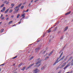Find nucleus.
<instances>
[{
	"label": "nucleus",
	"mask_w": 73,
	"mask_h": 73,
	"mask_svg": "<svg viewBox=\"0 0 73 73\" xmlns=\"http://www.w3.org/2000/svg\"><path fill=\"white\" fill-rule=\"evenodd\" d=\"M66 46V45H65L64 46V47L63 48V49H64L65 48V47Z\"/></svg>",
	"instance_id": "48"
},
{
	"label": "nucleus",
	"mask_w": 73,
	"mask_h": 73,
	"mask_svg": "<svg viewBox=\"0 0 73 73\" xmlns=\"http://www.w3.org/2000/svg\"><path fill=\"white\" fill-rule=\"evenodd\" d=\"M20 14L18 15L17 17V18H19V17H20Z\"/></svg>",
	"instance_id": "16"
},
{
	"label": "nucleus",
	"mask_w": 73,
	"mask_h": 73,
	"mask_svg": "<svg viewBox=\"0 0 73 73\" xmlns=\"http://www.w3.org/2000/svg\"><path fill=\"white\" fill-rule=\"evenodd\" d=\"M56 29H57V27H55L54 30V31H55Z\"/></svg>",
	"instance_id": "36"
},
{
	"label": "nucleus",
	"mask_w": 73,
	"mask_h": 73,
	"mask_svg": "<svg viewBox=\"0 0 73 73\" xmlns=\"http://www.w3.org/2000/svg\"><path fill=\"white\" fill-rule=\"evenodd\" d=\"M71 66H73V63L72 62L71 64Z\"/></svg>",
	"instance_id": "44"
},
{
	"label": "nucleus",
	"mask_w": 73,
	"mask_h": 73,
	"mask_svg": "<svg viewBox=\"0 0 73 73\" xmlns=\"http://www.w3.org/2000/svg\"><path fill=\"white\" fill-rule=\"evenodd\" d=\"M21 4H22V3H20L19 5L18 6V8H19V7H20V6L21 5Z\"/></svg>",
	"instance_id": "17"
},
{
	"label": "nucleus",
	"mask_w": 73,
	"mask_h": 73,
	"mask_svg": "<svg viewBox=\"0 0 73 73\" xmlns=\"http://www.w3.org/2000/svg\"><path fill=\"white\" fill-rule=\"evenodd\" d=\"M19 8L18 6L17 7H15L14 8V9L15 10H16V9H17V8Z\"/></svg>",
	"instance_id": "21"
},
{
	"label": "nucleus",
	"mask_w": 73,
	"mask_h": 73,
	"mask_svg": "<svg viewBox=\"0 0 73 73\" xmlns=\"http://www.w3.org/2000/svg\"><path fill=\"white\" fill-rule=\"evenodd\" d=\"M12 23V21H11L9 22V23L11 24V23Z\"/></svg>",
	"instance_id": "35"
},
{
	"label": "nucleus",
	"mask_w": 73,
	"mask_h": 73,
	"mask_svg": "<svg viewBox=\"0 0 73 73\" xmlns=\"http://www.w3.org/2000/svg\"><path fill=\"white\" fill-rule=\"evenodd\" d=\"M52 30H50V29H49L48 30V33H50V32H51Z\"/></svg>",
	"instance_id": "18"
},
{
	"label": "nucleus",
	"mask_w": 73,
	"mask_h": 73,
	"mask_svg": "<svg viewBox=\"0 0 73 73\" xmlns=\"http://www.w3.org/2000/svg\"><path fill=\"white\" fill-rule=\"evenodd\" d=\"M13 27L16 26V24H15L14 25H13Z\"/></svg>",
	"instance_id": "37"
},
{
	"label": "nucleus",
	"mask_w": 73,
	"mask_h": 73,
	"mask_svg": "<svg viewBox=\"0 0 73 73\" xmlns=\"http://www.w3.org/2000/svg\"><path fill=\"white\" fill-rule=\"evenodd\" d=\"M53 51H51L50 52V53H49V54H48V56H51V55L52 54V53H53Z\"/></svg>",
	"instance_id": "11"
},
{
	"label": "nucleus",
	"mask_w": 73,
	"mask_h": 73,
	"mask_svg": "<svg viewBox=\"0 0 73 73\" xmlns=\"http://www.w3.org/2000/svg\"><path fill=\"white\" fill-rule=\"evenodd\" d=\"M9 9H7V10H6L5 11V13H7V12H8V11H9Z\"/></svg>",
	"instance_id": "14"
},
{
	"label": "nucleus",
	"mask_w": 73,
	"mask_h": 73,
	"mask_svg": "<svg viewBox=\"0 0 73 73\" xmlns=\"http://www.w3.org/2000/svg\"><path fill=\"white\" fill-rule=\"evenodd\" d=\"M37 1H38L37 0H36L34 2L35 3H36V2H37Z\"/></svg>",
	"instance_id": "43"
},
{
	"label": "nucleus",
	"mask_w": 73,
	"mask_h": 73,
	"mask_svg": "<svg viewBox=\"0 0 73 73\" xmlns=\"http://www.w3.org/2000/svg\"><path fill=\"white\" fill-rule=\"evenodd\" d=\"M34 64H35L34 63H32L31 64L30 66L27 67V69H29V68H31V66H33Z\"/></svg>",
	"instance_id": "7"
},
{
	"label": "nucleus",
	"mask_w": 73,
	"mask_h": 73,
	"mask_svg": "<svg viewBox=\"0 0 73 73\" xmlns=\"http://www.w3.org/2000/svg\"><path fill=\"white\" fill-rule=\"evenodd\" d=\"M40 47H38L36 48L35 49V52L37 53L38 51L40 50Z\"/></svg>",
	"instance_id": "6"
},
{
	"label": "nucleus",
	"mask_w": 73,
	"mask_h": 73,
	"mask_svg": "<svg viewBox=\"0 0 73 73\" xmlns=\"http://www.w3.org/2000/svg\"><path fill=\"white\" fill-rule=\"evenodd\" d=\"M3 6H4V4H2V5H1V7H3Z\"/></svg>",
	"instance_id": "29"
},
{
	"label": "nucleus",
	"mask_w": 73,
	"mask_h": 73,
	"mask_svg": "<svg viewBox=\"0 0 73 73\" xmlns=\"http://www.w3.org/2000/svg\"><path fill=\"white\" fill-rule=\"evenodd\" d=\"M13 66H15V64H13Z\"/></svg>",
	"instance_id": "55"
},
{
	"label": "nucleus",
	"mask_w": 73,
	"mask_h": 73,
	"mask_svg": "<svg viewBox=\"0 0 73 73\" xmlns=\"http://www.w3.org/2000/svg\"><path fill=\"white\" fill-rule=\"evenodd\" d=\"M68 29V27L67 26L66 27L64 28V32H65V31H66Z\"/></svg>",
	"instance_id": "8"
},
{
	"label": "nucleus",
	"mask_w": 73,
	"mask_h": 73,
	"mask_svg": "<svg viewBox=\"0 0 73 73\" xmlns=\"http://www.w3.org/2000/svg\"><path fill=\"white\" fill-rule=\"evenodd\" d=\"M26 12H28V9H27V11H26Z\"/></svg>",
	"instance_id": "57"
},
{
	"label": "nucleus",
	"mask_w": 73,
	"mask_h": 73,
	"mask_svg": "<svg viewBox=\"0 0 73 73\" xmlns=\"http://www.w3.org/2000/svg\"><path fill=\"white\" fill-rule=\"evenodd\" d=\"M25 14L24 13L22 14V15H21V17H23V16H25Z\"/></svg>",
	"instance_id": "23"
},
{
	"label": "nucleus",
	"mask_w": 73,
	"mask_h": 73,
	"mask_svg": "<svg viewBox=\"0 0 73 73\" xmlns=\"http://www.w3.org/2000/svg\"><path fill=\"white\" fill-rule=\"evenodd\" d=\"M9 4V2H7L6 3V4Z\"/></svg>",
	"instance_id": "45"
},
{
	"label": "nucleus",
	"mask_w": 73,
	"mask_h": 73,
	"mask_svg": "<svg viewBox=\"0 0 73 73\" xmlns=\"http://www.w3.org/2000/svg\"><path fill=\"white\" fill-rule=\"evenodd\" d=\"M3 9L5 11V7H3Z\"/></svg>",
	"instance_id": "28"
},
{
	"label": "nucleus",
	"mask_w": 73,
	"mask_h": 73,
	"mask_svg": "<svg viewBox=\"0 0 73 73\" xmlns=\"http://www.w3.org/2000/svg\"><path fill=\"white\" fill-rule=\"evenodd\" d=\"M24 6H22L21 7V9H23V8H24Z\"/></svg>",
	"instance_id": "31"
},
{
	"label": "nucleus",
	"mask_w": 73,
	"mask_h": 73,
	"mask_svg": "<svg viewBox=\"0 0 73 73\" xmlns=\"http://www.w3.org/2000/svg\"><path fill=\"white\" fill-rule=\"evenodd\" d=\"M3 16V14H2L1 15V17H0V18H1V17H2V16Z\"/></svg>",
	"instance_id": "52"
},
{
	"label": "nucleus",
	"mask_w": 73,
	"mask_h": 73,
	"mask_svg": "<svg viewBox=\"0 0 73 73\" xmlns=\"http://www.w3.org/2000/svg\"><path fill=\"white\" fill-rule=\"evenodd\" d=\"M70 65V62H69L67 65L64 68V69H65L66 68H67L68 66H69Z\"/></svg>",
	"instance_id": "4"
},
{
	"label": "nucleus",
	"mask_w": 73,
	"mask_h": 73,
	"mask_svg": "<svg viewBox=\"0 0 73 73\" xmlns=\"http://www.w3.org/2000/svg\"><path fill=\"white\" fill-rule=\"evenodd\" d=\"M69 60H68V61H67V63H68V62H69Z\"/></svg>",
	"instance_id": "56"
},
{
	"label": "nucleus",
	"mask_w": 73,
	"mask_h": 73,
	"mask_svg": "<svg viewBox=\"0 0 73 73\" xmlns=\"http://www.w3.org/2000/svg\"><path fill=\"white\" fill-rule=\"evenodd\" d=\"M66 62H65L64 63H63L62 65L60 67V68L61 69V68H62L63 67H64L65 65H66Z\"/></svg>",
	"instance_id": "2"
},
{
	"label": "nucleus",
	"mask_w": 73,
	"mask_h": 73,
	"mask_svg": "<svg viewBox=\"0 0 73 73\" xmlns=\"http://www.w3.org/2000/svg\"><path fill=\"white\" fill-rule=\"evenodd\" d=\"M11 5V6H13H13L15 5V4H12Z\"/></svg>",
	"instance_id": "34"
},
{
	"label": "nucleus",
	"mask_w": 73,
	"mask_h": 73,
	"mask_svg": "<svg viewBox=\"0 0 73 73\" xmlns=\"http://www.w3.org/2000/svg\"><path fill=\"white\" fill-rule=\"evenodd\" d=\"M53 28V27H52L51 28H50V29H52V28Z\"/></svg>",
	"instance_id": "53"
},
{
	"label": "nucleus",
	"mask_w": 73,
	"mask_h": 73,
	"mask_svg": "<svg viewBox=\"0 0 73 73\" xmlns=\"http://www.w3.org/2000/svg\"><path fill=\"white\" fill-rule=\"evenodd\" d=\"M17 56H15V57L13 58V59H15L16 58H17Z\"/></svg>",
	"instance_id": "24"
},
{
	"label": "nucleus",
	"mask_w": 73,
	"mask_h": 73,
	"mask_svg": "<svg viewBox=\"0 0 73 73\" xmlns=\"http://www.w3.org/2000/svg\"><path fill=\"white\" fill-rule=\"evenodd\" d=\"M68 56H66V59H67V58H68Z\"/></svg>",
	"instance_id": "49"
},
{
	"label": "nucleus",
	"mask_w": 73,
	"mask_h": 73,
	"mask_svg": "<svg viewBox=\"0 0 73 73\" xmlns=\"http://www.w3.org/2000/svg\"><path fill=\"white\" fill-rule=\"evenodd\" d=\"M33 1V0H32L31 1V3H32V2Z\"/></svg>",
	"instance_id": "54"
},
{
	"label": "nucleus",
	"mask_w": 73,
	"mask_h": 73,
	"mask_svg": "<svg viewBox=\"0 0 73 73\" xmlns=\"http://www.w3.org/2000/svg\"><path fill=\"white\" fill-rule=\"evenodd\" d=\"M22 64V63L20 64H19V66H21V65Z\"/></svg>",
	"instance_id": "38"
},
{
	"label": "nucleus",
	"mask_w": 73,
	"mask_h": 73,
	"mask_svg": "<svg viewBox=\"0 0 73 73\" xmlns=\"http://www.w3.org/2000/svg\"><path fill=\"white\" fill-rule=\"evenodd\" d=\"M25 16H23V19H24V18H25Z\"/></svg>",
	"instance_id": "51"
},
{
	"label": "nucleus",
	"mask_w": 73,
	"mask_h": 73,
	"mask_svg": "<svg viewBox=\"0 0 73 73\" xmlns=\"http://www.w3.org/2000/svg\"><path fill=\"white\" fill-rule=\"evenodd\" d=\"M34 72L33 73H37L38 72V69L35 68L34 70Z\"/></svg>",
	"instance_id": "5"
},
{
	"label": "nucleus",
	"mask_w": 73,
	"mask_h": 73,
	"mask_svg": "<svg viewBox=\"0 0 73 73\" xmlns=\"http://www.w3.org/2000/svg\"><path fill=\"white\" fill-rule=\"evenodd\" d=\"M20 20L21 21V20H22V19H20Z\"/></svg>",
	"instance_id": "60"
},
{
	"label": "nucleus",
	"mask_w": 73,
	"mask_h": 73,
	"mask_svg": "<svg viewBox=\"0 0 73 73\" xmlns=\"http://www.w3.org/2000/svg\"><path fill=\"white\" fill-rule=\"evenodd\" d=\"M31 3H30V4H29V5H28V6H29V7H30V6L31 5Z\"/></svg>",
	"instance_id": "46"
},
{
	"label": "nucleus",
	"mask_w": 73,
	"mask_h": 73,
	"mask_svg": "<svg viewBox=\"0 0 73 73\" xmlns=\"http://www.w3.org/2000/svg\"><path fill=\"white\" fill-rule=\"evenodd\" d=\"M45 52H46L45 50L44 51V53H45Z\"/></svg>",
	"instance_id": "61"
},
{
	"label": "nucleus",
	"mask_w": 73,
	"mask_h": 73,
	"mask_svg": "<svg viewBox=\"0 0 73 73\" xmlns=\"http://www.w3.org/2000/svg\"><path fill=\"white\" fill-rule=\"evenodd\" d=\"M11 17L12 18H13V17H14V16L13 15H12V16H11Z\"/></svg>",
	"instance_id": "42"
},
{
	"label": "nucleus",
	"mask_w": 73,
	"mask_h": 73,
	"mask_svg": "<svg viewBox=\"0 0 73 73\" xmlns=\"http://www.w3.org/2000/svg\"><path fill=\"white\" fill-rule=\"evenodd\" d=\"M42 61L41 60H40L38 61V62H37L36 64L35 65H38L37 66V67H38L39 66H40V65H41V62Z\"/></svg>",
	"instance_id": "1"
},
{
	"label": "nucleus",
	"mask_w": 73,
	"mask_h": 73,
	"mask_svg": "<svg viewBox=\"0 0 73 73\" xmlns=\"http://www.w3.org/2000/svg\"><path fill=\"white\" fill-rule=\"evenodd\" d=\"M25 66L23 68V69H21L22 70H25Z\"/></svg>",
	"instance_id": "20"
},
{
	"label": "nucleus",
	"mask_w": 73,
	"mask_h": 73,
	"mask_svg": "<svg viewBox=\"0 0 73 73\" xmlns=\"http://www.w3.org/2000/svg\"><path fill=\"white\" fill-rule=\"evenodd\" d=\"M72 56L71 57L68 59V61H69L70 60H71V59H72Z\"/></svg>",
	"instance_id": "27"
},
{
	"label": "nucleus",
	"mask_w": 73,
	"mask_h": 73,
	"mask_svg": "<svg viewBox=\"0 0 73 73\" xmlns=\"http://www.w3.org/2000/svg\"><path fill=\"white\" fill-rule=\"evenodd\" d=\"M7 1H5L4 2H3V3H4V4H5V3H7Z\"/></svg>",
	"instance_id": "33"
},
{
	"label": "nucleus",
	"mask_w": 73,
	"mask_h": 73,
	"mask_svg": "<svg viewBox=\"0 0 73 73\" xmlns=\"http://www.w3.org/2000/svg\"><path fill=\"white\" fill-rule=\"evenodd\" d=\"M0 71H1V68H0Z\"/></svg>",
	"instance_id": "64"
},
{
	"label": "nucleus",
	"mask_w": 73,
	"mask_h": 73,
	"mask_svg": "<svg viewBox=\"0 0 73 73\" xmlns=\"http://www.w3.org/2000/svg\"><path fill=\"white\" fill-rule=\"evenodd\" d=\"M45 68V66H43L41 68V70H43V69H44Z\"/></svg>",
	"instance_id": "12"
},
{
	"label": "nucleus",
	"mask_w": 73,
	"mask_h": 73,
	"mask_svg": "<svg viewBox=\"0 0 73 73\" xmlns=\"http://www.w3.org/2000/svg\"><path fill=\"white\" fill-rule=\"evenodd\" d=\"M7 16H8V15H7L6 16V17H7Z\"/></svg>",
	"instance_id": "62"
},
{
	"label": "nucleus",
	"mask_w": 73,
	"mask_h": 73,
	"mask_svg": "<svg viewBox=\"0 0 73 73\" xmlns=\"http://www.w3.org/2000/svg\"><path fill=\"white\" fill-rule=\"evenodd\" d=\"M49 57L47 56L45 58V60H48V58H49Z\"/></svg>",
	"instance_id": "15"
},
{
	"label": "nucleus",
	"mask_w": 73,
	"mask_h": 73,
	"mask_svg": "<svg viewBox=\"0 0 73 73\" xmlns=\"http://www.w3.org/2000/svg\"><path fill=\"white\" fill-rule=\"evenodd\" d=\"M70 12H71V11H70L69 12H68L66 13L65 14V15H69V13H70Z\"/></svg>",
	"instance_id": "13"
},
{
	"label": "nucleus",
	"mask_w": 73,
	"mask_h": 73,
	"mask_svg": "<svg viewBox=\"0 0 73 73\" xmlns=\"http://www.w3.org/2000/svg\"><path fill=\"white\" fill-rule=\"evenodd\" d=\"M64 57H65V56H63L62 58H60V59L59 60V61H61L62 60H63L64 58Z\"/></svg>",
	"instance_id": "9"
},
{
	"label": "nucleus",
	"mask_w": 73,
	"mask_h": 73,
	"mask_svg": "<svg viewBox=\"0 0 73 73\" xmlns=\"http://www.w3.org/2000/svg\"><path fill=\"white\" fill-rule=\"evenodd\" d=\"M40 58H38V59H37L36 60V61H38L39 60H40Z\"/></svg>",
	"instance_id": "25"
},
{
	"label": "nucleus",
	"mask_w": 73,
	"mask_h": 73,
	"mask_svg": "<svg viewBox=\"0 0 73 73\" xmlns=\"http://www.w3.org/2000/svg\"><path fill=\"white\" fill-rule=\"evenodd\" d=\"M8 19H9V18L8 17L6 19V20H8Z\"/></svg>",
	"instance_id": "47"
},
{
	"label": "nucleus",
	"mask_w": 73,
	"mask_h": 73,
	"mask_svg": "<svg viewBox=\"0 0 73 73\" xmlns=\"http://www.w3.org/2000/svg\"><path fill=\"white\" fill-rule=\"evenodd\" d=\"M4 29H1V30L0 32L1 33L2 32H3L4 31Z\"/></svg>",
	"instance_id": "19"
},
{
	"label": "nucleus",
	"mask_w": 73,
	"mask_h": 73,
	"mask_svg": "<svg viewBox=\"0 0 73 73\" xmlns=\"http://www.w3.org/2000/svg\"><path fill=\"white\" fill-rule=\"evenodd\" d=\"M21 21H19L18 22V23L20 24H21Z\"/></svg>",
	"instance_id": "39"
},
{
	"label": "nucleus",
	"mask_w": 73,
	"mask_h": 73,
	"mask_svg": "<svg viewBox=\"0 0 73 73\" xmlns=\"http://www.w3.org/2000/svg\"><path fill=\"white\" fill-rule=\"evenodd\" d=\"M61 56H60L59 58V59H60V58H61Z\"/></svg>",
	"instance_id": "50"
},
{
	"label": "nucleus",
	"mask_w": 73,
	"mask_h": 73,
	"mask_svg": "<svg viewBox=\"0 0 73 73\" xmlns=\"http://www.w3.org/2000/svg\"><path fill=\"white\" fill-rule=\"evenodd\" d=\"M48 53H46V55H47V54H48Z\"/></svg>",
	"instance_id": "59"
},
{
	"label": "nucleus",
	"mask_w": 73,
	"mask_h": 73,
	"mask_svg": "<svg viewBox=\"0 0 73 73\" xmlns=\"http://www.w3.org/2000/svg\"><path fill=\"white\" fill-rule=\"evenodd\" d=\"M12 11H13V10L11 9L9 11V13H11V12H12Z\"/></svg>",
	"instance_id": "22"
},
{
	"label": "nucleus",
	"mask_w": 73,
	"mask_h": 73,
	"mask_svg": "<svg viewBox=\"0 0 73 73\" xmlns=\"http://www.w3.org/2000/svg\"><path fill=\"white\" fill-rule=\"evenodd\" d=\"M58 59H59V58L58 57L57 58L56 60V62H55L53 64V65H55V64H56V63H58V62H59L60 61L59 60L58 61Z\"/></svg>",
	"instance_id": "3"
},
{
	"label": "nucleus",
	"mask_w": 73,
	"mask_h": 73,
	"mask_svg": "<svg viewBox=\"0 0 73 73\" xmlns=\"http://www.w3.org/2000/svg\"><path fill=\"white\" fill-rule=\"evenodd\" d=\"M1 23H2V22H0V24H1Z\"/></svg>",
	"instance_id": "63"
},
{
	"label": "nucleus",
	"mask_w": 73,
	"mask_h": 73,
	"mask_svg": "<svg viewBox=\"0 0 73 73\" xmlns=\"http://www.w3.org/2000/svg\"><path fill=\"white\" fill-rule=\"evenodd\" d=\"M4 65V64H3L1 65Z\"/></svg>",
	"instance_id": "58"
},
{
	"label": "nucleus",
	"mask_w": 73,
	"mask_h": 73,
	"mask_svg": "<svg viewBox=\"0 0 73 73\" xmlns=\"http://www.w3.org/2000/svg\"><path fill=\"white\" fill-rule=\"evenodd\" d=\"M4 19H5L4 17H3L1 18L2 20H4Z\"/></svg>",
	"instance_id": "30"
},
{
	"label": "nucleus",
	"mask_w": 73,
	"mask_h": 73,
	"mask_svg": "<svg viewBox=\"0 0 73 73\" xmlns=\"http://www.w3.org/2000/svg\"><path fill=\"white\" fill-rule=\"evenodd\" d=\"M63 54V52H62L61 54L60 55V56H62V54Z\"/></svg>",
	"instance_id": "32"
},
{
	"label": "nucleus",
	"mask_w": 73,
	"mask_h": 73,
	"mask_svg": "<svg viewBox=\"0 0 73 73\" xmlns=\"http://www.w3.org/2000/svg\"><path fill=\"white\" fill-rule=\"evenodd\" d=\"M19 11V9H18L17 10H16L14 11V13H16Z\"/></svg>",
	"instance_id": "10"
},
{
	"label": "nucleus",
	"mask_w": 73,
	"mask_h": 73,
	"mask_svg": "<svg viewBox=\"0 0 73 73\" xmlns=\"http://www.w3.org/2000/svg\"><path fill=\"white\" fill-rule=\"evenodd\" d=\"M5 11L3 9L1 10V12H4Z\"/></svg>",
	"instance_id": "40"
},
{
	"label": "nucleus",
	"mask_w": 73,
	"mask_h": 73,
	"mask_svg": "<svg viewBox=\"0 0 73 73\" xmlns=\"http://www.w3.org/2000/svg\"><path fill=\"white\" fill-rule=\"evenodd\" d=\"M63 38V37H62V36L60 38L61 40H62Z\"/></svg>",
	"instance_id": "41"
},
{
	"label": "nucleus",
	"mask_w": 73,
	"mask_h": 73,
	"mask_svg": "<svg viewBox=\"0 0 73 73\" xmlns=\"http://www.w3.org/2000/svg\"><path fill=\"white\" fill-rule=\"evenodd\" d=\"M33 56H32L30 58V60H32V59H33Z\"/></svg>",
	"instance_id": "26"
}]
</instances>
